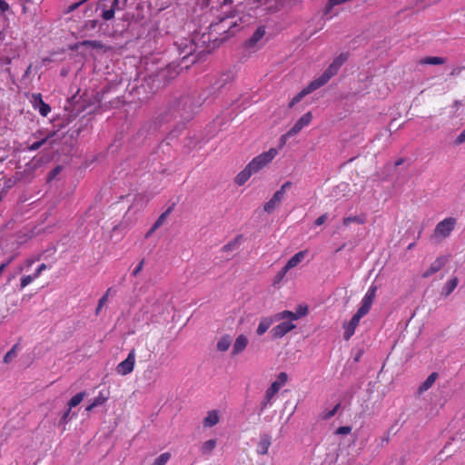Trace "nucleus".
I'll list each match as a JSON object with an SVG mask.
<instances>
[{"label":"nucleus","mask_w":465,"mask_h":465,"mask_svg":"<svg viewBox=\"0 0 465 465\" xmlns=\"http://www.w3.org/2000/svg\"><path fill=\"white\" fill-rule=\"evenodd\" d=\"M86 393L84 391H81L76 393L74 396H73L70 401L67 402V406L69 407V410H72L73 408L78 406L84 398L85 397Z\"/></svg>","instance_id":"27"},{"label":"nucleus","mask_w":465,"mask_h":465,"mask_svg":"<svg viewBox=\"0 0 465 465\" xmlns=\"http://www.w3.org/2000/svg\"><path fill=\"white\" fill-rule=\"evenodd\" d=\"M282 322L272 329V336L274 339H279L286 335L291 331L296 328V325L290 320H282Z\"/></svg>","instance_id":"7"},{"label":"nucleus","mask_w":465,"mask_h":465,"mask_svg":"<svg viewBox=\"0 0 465 465\" xmlns=\"http://www.w3.org/2000/svg\"><path fill=\"white\" fill-rule=\"evenodd\" d=\"M158 228H160V226H156V224H155V223H153L150 230H151L153 232H154Z\"/></svg>","instance_id":"56"},{"label":"nucleus","mask_w":465,"mask_h":465,"mask_svg":"<svg viewBox=\"0 0 465 465\" xmlns=\"http://www.w3.org/2000/svg\"><path fill=\"white\" fill-rule=\"evenodd\" d=\"M414 243H411L409 246H408V249H411L413 247Z\"/></svg>","instance_id":"60"},{"label":"nucleus","mask_w":465,"mask_h":465,"mask_svg":"<svg viewBox=\"0 0 465 465\" xmlns=\"http://www.w3.org/2000/svg\"><path fill=\"white\" fill-rule=\"evenodd\" d=\"M308 313V307L300 305L298 306L296 312H291V311H282L275 314V320H290V321H296L300 319L302 316H305Z\"/></svg>","instance_id":"6"},{"label":"nucleus","mask_w":465,"mask_h":465,"mask_svg":"<svg viewBox=\"0 0 465 465\" xmlns=\"http://www.w3.org/2000/svg\"><path fill=\"white\" fill-rule=\"evenodd\" d=\"M171 212H172V207H169L165 212H163L155 221L154 223L156 224V226L161 227L166 221V219Z\"/></svg>","instance_id":"36"},{"label":"nucleus","mask_w":465,"mask_h":465,"mask_svg":"<svg viewBox=\"0 0 465 465\" xmlns=\"http://www.w3.org/2000/svg\"><path fill=\"white\" fill-rule=\"evenodd\" d=\"M292 185L291 181L285 182L279 190H277L272 198L266 202L263 205V210L267 213H272L283 201L285 197V193L288 189H290Z\"/></svg>","instance_id":"3"},{"label":"nucleus","mask_w":465,"mask_h":465,"mask_svg":"<svg viewBox=\"0 0 465 465\" xmlns=\"http://www.w3.org/2000/svg\"><path fill=\"white\" fill-rule=\"evenodd\" d=\"M265 35V29L262 26L258 27L251 38L248 40V45L253 46L256 43H258Z\"/></svg>","instance_id":"23"},{"label":"nucleus","mask_w":465,"mask_h":465,"mask_svg":"<svg viewBox=\"0 0 465 465\" xmlns=\"http://www.w3.org/2000/svg\"><path fill=\"white\" fill-rule=\"evenodd\" d=\"M61 169L62 168L60 166H56L55 168H54L49 173L50 179L54 178L61 172Z\"/></svg>","instance_id":"50"},{"label":"nucleus","mask_w":465,"mask_h":465,"mask_svg":"<svg viewBox=\"0 0 465 465\" xmlns=\"http://www.w3.org/2000/svg\"><path fill=\"white\" fill-rule=\"evenodd\" d=\"M115 7L110 6L109 9H105L102 13V18L105 21H109L114 17Z\"/></svg>","instance_id":"35"},{"label":"nucleus","mask_w":465,"mask_h":465,"mask_svg":"<svg viewBox=\"0 0 465 465\" xmlns=\"http://www.w3.org/2000/svg\"><path fill=\"white\" fill-rule=\"evenodd\" d=\"M351 427L341 426L336 430L335 433L338 435H347V434L351 433Z\"/></svg>","instance_id":"42"},{"label":"nucleus","mask_w":465,"mask_h":465,"mask_svg":"<svg viewBox=\"0 0 465 465\" xmlns=\"http://www.w3.org/2000/svg\"><path fill=\"white\" fill-rule=\"evenodd\" d=\"M307 251H300L297 253H295L292 257H291L286 264L284 265L285 270H291L294 267H296L306 256Z\"/></svg>","instance_id":"16"},{"label":"nucleus","mask_w":465,"mask_h":465,"mask_svg":"<svg viewBox=\"0 0 465 465\" xmlns=\"http://www.w3.org/2000/svg\"><path fill=\"white\" fill-rule=\"evenodd\" d=\"M348 57V53H341L332 61V64H334L338 68H341V65L347 61Z\"/></svg>","instance_id":"32"},{"label":"nucleus","mask_w":465,"mask_h":465,"mask_svg":"<svg viewBox=\"0 0 465 465\" xmlns=\"http://www.w3.org/2000/svg\"><path fill=\"white\" fill-rule=\"evenodd\" d=\"M459 284L458 277L454 276L450 280H449L445 285L442 287L440 294L442 296L448 297L451 294V292L456 289Z\"/></svg>","instance_id":"20"},{"label":"nucleus","mask_w":465,"mask_h":465,"mask_svg":"<svg viewBox=\"0 0 465 465\" xmlns=\"http://www.w3.org/2000/svg\"><path fill=\"white\" fill-rule=\"evenodd\" d=\"M287 272L288 270H285V267L283 266L275 275V278L273 280V285L279 284L285 277Z\"/></svg>","instance_id":"37"},{"label":"nucleus","mask_w":465,"mask_h":465,"mask_svg":"<svg viewBox=\"0 0 465 465\" xmlns=\"http://www.w3.org/2000/svg\"><path fill=\"white\" fill-rule=\"evenodd\" d=\"M278 154V151L275 148H271L267 152H263L254 157L247 165L253 173H258L267 164H269Z\"/></svg>","instance_id":"2"},{"label":"nucleus","mask_w":465,"mask_h":465,"mask_svg":"<svg viewBox=\"0 0 465 465\" xmlns=\"http://www.w3.org/2000/svg\"><path fill=\"white\" fill-rule=\"evenodd\" d=\"M339 408H340V403L336 404L331 411H330L328 413H326L325 418L330 419V418L333 417L336 414V412L338 411Z\"/></svg>","instance_id":"47"},{"label":"nucleus","mask_w":465,"mask_h":465,"mask_svg":"<svg viewBox=\"0 0 465 465\" xmlns=\"http://www.w3.org/2000/svg\"><path fill=\"white\" fill-rule=\"evenodd\" d=\"M366 222L365 215H355V216H348L343 218L342 223L344 226H349L352 223H356L358 224H363Z\"/></svg>","instance_id":"25"},{"label":"nucleus","mask_w":465,"mask_h":465,"mask_svg":"<svg viewBox=\"0 0 465 465\" xmlns=\"http://www.w3.org/2000/svg\"><path fill=\"white\" fill-rule=\"evenodd\" d=\"M31 103L33 107L35 110H38L42 116H47V114L51 112L50 105L43 101L41 94H33Z\"/></svg>","instance_id":"10"},{"label":"nucleus","mask_w":465,"mask_h":465,"mask_svg":"<svg viewBox=\"0 0 465 465\" xmlns=\"http://www.w3.org/2000/svg\"><path fill=\"white\" fill-rule=\"evenodd\" d=\"M220 420L219 413L217 411L213 410L207 412L206 417L203 419V426L211 428L216 425Z\"/></svg>","instance_id":"18"},{"label":"nucleus","mask_w":465,"mask_h":465,"mask_svg":"<svg viewBox=\"0 0 465 465\" xmlns=\"http://www.w3.org/2000/svg\"><path fill=\"white\" fill-rule=\"evenodd\" d=\"M189 98H184V103L186 104Z\"/></svg>","instance_id":"61"},{"label":"nucleus","mask_w":465,"mask_h":465,"mask_svg":"<svg viewBox=\"0 0 465 465\" xmlns=\"http://www.w3.org/2000/svg\"><path fill=\"white\" fill-rule=\"evenodd\" d=\"M364 317L363 314L360 313L359 312H356V313L351 317V321L349 322H345L343 324L344 333L343 338L344 340L348 341L351 339V337L354 334L355 330L357 326L360 323L361 319Z\"/></svg>","instance_id":"8"},{"label":"nucleus","mask_w":465,"mask_h":465,"mask_svg":"<svg viewBox=\"0 0 465 465\" xmlns=\"http://www.w3.org/2000/svg\"><path fill=\"white\" fill-rule=\"evenodd\" d=\"M288 381V375L286 372H280L279 375L277 376V380L274 381L273 382L274 383H278V386L280 388H282V386H284L286 384Z\"/></svg>","instance_id":"38"},{"label":"nucleus","mask_w":465,"mask_h":465,"mask_svg":"<svg viewBox=\"0 0 465 465\" xmlns=\"http://www.w3.org/2000/svg\"><path fill=\"white\" fill-rule=\"evenodd\" d=\"M438 378V373L437 372H432L430 373L427 379L420 385L419 387V392L420 393H422L426 391H428L430 388L432 387V385L434 384V382L436 381Z\"/></svg>","instance_id":"22"},{"label":"nucleus","mask_w":465,"mask_h":465,"mask_svg":"<svg viewBox=\"0 0 465 465\" xmlns=\"http://www.w3.org/2000/svg\"><path fill=\"white\" fill-rule=\"evenodd\" d=\"M274 321H276L275 315L273 317L262 318L256 330L257 335L261 336L264 334L269 330V328L271 327Z\"/></svg>","instance_id":"17"},{"label":"nucleus","mask_w":465,"mask_h":465,"mask_svg":"<svg viewBox=\"0 0 465 465\" xmlns=\"http://www.w3.org/2000/svg\"><path fill=\"white\" fill-rule=\"evenodd\" d=\"M312 120V114L308 112L304 114L300 119L296 121L292 128L289 130V134H292L295 136L298 134L304 127L308 126Z\"/></svg>","instance_id":"11"},{"label":"nucleus","mask_w":465,"mask_h":465,"mask_svg":"<svg viewBox=\"0 0 465 465\" xmlns=\"http://www.w3.org/2000/svg\"><path fill=\"white\" fill-rule=\"evenodd\" d=\"M53 134H49L47 135L45 138L40 140V141H37V142H35L34 143H32L29 147H28V150L29 151H36L38 150L42 145H44L47 140L52 137Z\"/></svg>","instance_id":"34"},{"label":"nucleus","mask_w":465,"mask_h":465,"mask_svg":"<svg viewBox=\"0 0 465 465\" xmlns=\"http://www.w3.org/2000/svg\"><path fill=\"white\" fill-rule=\"evenodd\" d=\"M272 445V437L269 434H262L257 444L256 452L259 455H265Z\"/></svg>","instance_id":"15"},{"label":"nucleus","mask_w":465,"mask_h":465,"mask_svg":"<svg viewBox=\"0 0 465 465\" xmlns=\"http://www.w3.org/2000/svg\"><path fill=\"white\" fill-rule=\"evenodd\" d=\"M457 225V219L454 217H447L438 223L435 226L431 238L437 242H440L448 238Z\"/></svg>","instance_id":"1"},{"label":"nucleus","mask_w":465,"mask_h":465,"mask_svg":"<svg viewBox=\"0 0 465 465\" xmlns=\"http://www.w3.org/2000/svg\"><path fill=\"white\" fill-rule=\"evenodd\" d=\"M41 273L42 272L39 271V269L37 268L33 276L35 277V279H37L41 275Z\"/></svg>","instance_id":"54"},{"label":"nucleus","mask_w":465,"mask_h":465,"mask_svg":"<svg viewBox=\"0 0 465 465\" xmlns=\"http://www.w3.org/2000/svg\"><path fill=\"white\" fill-rule=\"evenodd\" d=\"M465 143V129L459 134V136L456 138V143L460 144Z\"/></svg>","instance_id":"49"},{"label":"nucleus","mask_w":465,"mask_h":465,"mask_svg":"<svg viewBox=\"0 0 465 465\" xmlns=\"http://www.w3.org/2000/svg\"><path fill=\"white\" fill-rule=\"evenodd\" d=\"M153 232L151 230H149V231L146 232V234H145V238H149L150 236H152V235H153Z\"/></svg>","instance_id":"58"},{"label":"nucleus","mask_w":465,"mask_h":465,"mask_svg":"<svg viewBox=\"0 0 465 465\" xmlns=\"http://www.w3.org/2000/svg\"><path fill=\"white\" fill-rule=\"evenodd\" d=\"M217 440L215 439H211L203 443L200 451L203 455L210 454L216 447Z\"/></svg>","instance_id":"24"},{"label":"nucleus","mask_w":465,"mask_h":465,"mask_svg":"<svg viewBox=\"0 0 465 465\" xmlns=\"http://www.w3.org/2000/svg\"><path fill=\"white\" fill-rule=\"evenodd\" d=\"M248 343V338L244 334L238 335L232 345V355L236 356L242 353L246 349Z\"/></svg>","instance_id":"14"},{"label":"nucleus","mask_w":465,"mask_h":465,"mask_svg":"<svg viewBox=\"0 0 465 465\" xmlns=\"http://www.w3.org/2000/svg\"><path fill=\"white\" fill-rule=\"evenodd\" d=\"M35 279V277L33 275H24L22 278H21V288H25L26 287L27 285H29Z\"/></svg>","instance_id":"40"},{"label":"nucleus","mask_w":465,"mask_h":465,"mask_svg":"<svg viewBox=\"0 0 465 465\" xmlns=\"http://www.w3.org/2000/svg\"><path fill=\"white\" fill-rule=\"evenodd\" d=\"M111 288L107 289L105 293L99 299L97 307L95 309V314L98 315L102 310V308L104 306V304L108 301L109 293L111 292Z\"/></svg>","instance_id":"29"},{"label":"nucleus","mask_w":465,"mask_h":465,"mask_svg":"<svg viewBox=\"0 0 465 465\" xmlns=\"http://www.w3.org/2000/svg\"><path fill=\"white\" fill-rule=\"evenodd\" d=\"M236 243H237V240H235L233 242H228L227 244H225L223 246V250L224 251H231V250L234 249Z\"/></svg>","instance_id":"51"},{"label":"nucleus","mask_w":465,"mask_h":465,"mask_svg":"<svg viewBox=\"0 0 465 465\" xmlns=\"http://www.w3.org/2000/svg\"><path fill=\"white\" fill-rule=\"evenodd\" d=\"M272 398H267V395L264 394L263 400L260 403V411L261 412L264 411L268 406L271 404Z\"/></svg>","instance_id":"41"},{"label":"nucleus","mask_w":465,"mask_h":465,"mask_svg":"<svg viewBox=\"0 0 465 465\" xmlns=\"http://www.w3.org/2000/svg\"><path fill=\"white\" fill-rule=\"evenodd\" d=\"M10 8L8 3L5 0H0V11L1 13H5L8 11Z\"/></svg>","instance_id":"48"},{"label":"nucleus","mask_w":465,"mask_h":465,"mask_svg":"<svg viewBox=\"0 0 465 465\" xmlns=\"http://www.w3.org/2000/svg\"><path fill=\"white\" fill-rule=\"evenodd\" d=\"M280 387L278 386V383L272 382L271 386L266 390L265 395H267V398H272L275 396V394L280 391Z\"/></svg>","instance_id":"33"},{"label":"nucleus","mask_w":465,"mask_h":465,"mask_svg":"<svg viewBox=\"0 0 465 465\" xmlns=\"http://www.w3.org/2000/svg\"><path fill=\"white\" fill-rule=\"evenodd\" d=\"M377 287L374 285H371L365 295L363 296L361 300V304L360 308L357 310L360 313L363 314L364 316L370 312L371 305L374 302L375 296H376Z\"/></svg>","instance_id":"5"},{"label":"nucleus","mask_w":465,"mask_h":465,"mask_svg":"<svg viewBox=\"0 0 465 465\" xmlns=\"http://www.w3.org/2000/svg\"><path fill=\"white\" fill-rule=\"evenodd\" d=\"M232 344V338L229 334L223 335L217 341L216 348L219 351H227Z\"/></svg>","instance_id":"21"},{"label":"nucleus","mask_w":465,"mask_h":465,"mask_svg":"<svg viewBox=\"0 0 465 465\" xmlns=\"http://www.w3.org/2000/svg\"><path fill=\"white\" fill-rule=\"evenodd\" d=\"M403 162H404V160L402 158H401V159L396 161L395 165L396 166H400L401 164L403 163Z\"/></svg>","instance_id":"55"},{"label":"nucleus","mask_w":465,"mask_h":465,"mask_svg":"<svg viewBox=\"0 0 465 465\" xmlns=\"http://www.w3.org/2000/svg\"><path fill=\"white\" fill-rule=\"evenodd\" d=\"M135 364V350L133 349L127 355V358L121 361L116 366V372L120 375L125 376L131 373L134 369Z\"/></svg>","instance_id":"4"},{"label":"nucleus","mask_w":465,"mask_h":465,"mask_svg":"<svg viewBox=\"0 0 465 465\" xmlns=\"http://www.w3.org/2000/svg\"><path fill=\"white\" fill-rule=\"evenodd\" d=\"M291 137H293V135L289 134V131L286 134H282L280 138V146L281 147L284 146L287 143V140Z\"/></svg>","instance_id":"44"},{"label":"nucleus","mask_w":465,"mask_h":465,"mask_svg":"<svg viewBox=\"0 0 465 465\" xmlns=\"http://www.w3.org/2000/svg\"><path fill=\"white\" fill-rule=\"evenodd\" d=\"M319 87L317 84L312 81L305 88H303L300 93H298L290 102L289 107L292 108L294 104H298L304 96L317 90Z\"/></svg>","instance_id":"13"},{"label":"nucleus","mask_w":465,"mask_h":465,"mask_svg":"<svg viewBox=\"0 0 465 465\" xmlns=\"http://www.w3.org/2000/svg\"><path fill=\"white\" fill-rule=\"evenodd\" d=\"M96 407H97V406H96V405H94V403L92 401V403H90V404L86 407L85 411H93L94 408H96Z\"/></svg>","instance_id":"52"},{"label":"nucleus","mask_w":465,"mask_h":465,"mask_svg":"<svg viewBox=\"0 0 465 465\" xmlns=\"http://www.w3.org/2000/svg\"><path fill=\"white\" fill-rule=\"evenodd\" d=\"M340 68H338L334 64H331L328 68L322 73L321 76L314 79L313 82L320 88L326 84L331 77L336 75L339 72Z\"/></svg>","instance_id":"9"},{"label":"nucleus","mask_w":465,"mask_h":465,"mask_svg":"<svg viewBox=\"0 0 465 465\" xmlns=\"http://www.w3.org/2000/svg\"><path fill=\"white\" fill-rule=\"evenodd\" d=\"M447 258L445 256H439L436 260L430 264V266L424 271L422 273L423 278H429L432 274L440 271L446 264Z\"/></svg>","instance_id":"12"},{"label":"nucleus","mask_w":465,"mask_h":465,"mask_svg":"<svg viewBox=\"0 0 465 465\" xmlns=\"http://www.w3.org/2000/svg\"><path fill=\"white\" fill-rule=\"evenodd\" d=\"M327 217H328L327 213H324V214H322V215L319 216V217L315 220L314 224H315L316 226H321L322 224H323V223H325V221L327 220Z\"/></svg>","instance_id":"46"},{"label":"nucleus","mask_w":465,"mask_h":465,"mask_svg":"<svg viewBox=\"0 0 465 465\" xmlns=\"http://www.w3.org/2000/svg\"><path fill=\"white\" fill-rule=\"evenodd\" d=\"M389 440H390L389 436H387V437H385V438H383V439H382V442H385V443H388V442H389Z\"/></svg>","instance_id":"59"},{"label":"nucleus","mask_w":465,"mask_h":465,"mask_svg":"<svg viewBox=\"0 0 465 465\" xmlns=\"http://www.w3.org/2000/svg\"><path fill=\"white\" fill-rule=\"evenodd\" d=\"M143 265H144V259H142L139 262V263L137 264V266L134 268V270L133 271V272H132L133 276L136 277L142 272Z\"/></svg>","instance_id":"43"},{"label":"nucleus","mask_w":465,"mask_h":465,"mask_svg":"<svg viewBox=\"0 0 465 465\" xmlns=\"http://www.w3.org/2000/svg\"><path fill=\"white\" fill-rule=\"evenodd\" d=\"M420 64L438 65L445 64V59L439 56H427L420 61Z\"/></svg>","instance_id":"26"},{"label":"nucleus","mask_w":465,"mask_h":465,"mask_svg":"<svg viewBox=\"0 0 465 465\" xmlns=\"http://www.w3.org/2000/svg\"><path fill=\"white\" fill-rule=\"evenodd\" d=\"M252 174H254L253 172L246 165L245 168L236 175L235 183L239 186L243 185Z\"/></svg>","instance_id":"19"},{"label":"nucleus","mask_w":465,"mask_h":465,"mask_svg":"<svg viewBox=\"0 0 465 465\" xmlns=\"http://www.w3.org/2000/svg\"><path fill=\"white\" fill-rule=\"evenodd\" d=\"M38 269H39V271H41L43 272L44 271H45L47 269V266L45 263H42L38 266Z\"/></svg>","instance_id":"53"},{"label":"nucleus","mask_w":465,"mask_h":465,"mask_svg":"<svg viewBox=\"0 0 465 465\" xmlns=\"http://www.w3.org/2000/svg\"><path fill=\"white\" fill-rule=\"evenodd\" d=\"M18 344H15L4 356V362L10 363L17 356Z\"/></svg>","instance_id":"28"},{"label":"nucleus","mask_w":465,"mask_h":465,"mask_svg":"<svg viewBox=\"0 0 465 465\" xmlns=\"http://www.w3.org/2000/svg\"><path fill=\"white\" fill-rule=\"evenodd\" d=\"M70 412H71V410H69V407H68L67 410L64 412V414L62 415V417L60 419V422L62 424H66L68 422Z\"/></svg>","instance_id":"45"},{"label":"nucleus","mask_w":465,"mask_h":465,"mask_svg":"<svg viewBox=\"0 0 465 465\" xmlns=\"http://www.w3.org/2000/svg\"><path fill=\"white\" fill-rule=\"evenodd\" d=\"M107 400H108V396L104 395L103 392H99L98 396H96L94 399L93 402L94 403V405H96L98 407V406H101L104 403H105V401Z\"/></svg>","instance_id":"39"},{"label":"nucleus","mask_w":465,"mask_h":465,"mask_svg":"<svg viewBox=\"0 0 465 465\" xmlns=\"http://www.w3.org/2000/svg\"><path fill=\"white\" fill-rule=\"evenodd\" d=\"M82 46H90L95 49H102L104 47L103 43L97 40H84L80 43Z\"/></svg>","instance_id":"30"},{"label":"nucleus","mask_w":465,"mask_h":465,"mask_svg":"<svg viewBox=\"0 0 465 465\" xmlns=\"http://www.w3.org/2000/svg\"><path fill=\"white\" fill-rule=\"evenodd\" d=\"M171 458V454L169 452L162 453L159 457L155 459L153 465H165Z\"/></svg>","instance_id":"31"},{"label":"nucleus","mask_w":465,"mask_h":465,"mask_svg":"<svg viewBox=\"0 0 465 465\" xmlns=\"http://www.w3.org/2000/svg\"><path fill=\"white\" fill-rule=\"evenodd\" d=\"M89 23L91 24L92 28H94L96 26V21L93 20V21H89Z\"/></svg>","instance_id":"57"}]
</instances>
